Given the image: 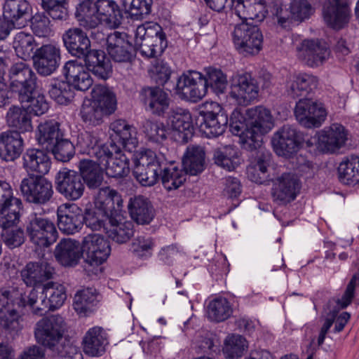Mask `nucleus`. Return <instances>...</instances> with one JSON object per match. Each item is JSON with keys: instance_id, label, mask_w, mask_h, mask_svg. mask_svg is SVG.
<instances>
[{"instance_id": "nucleus-1", "label": "nucleus", "mask_w": 359, "mask_h": 359, "mask_svg": "<svg viewBox=\"0 0 359 359\" xmlns=\"http://www.w3.org/2000/svg\"><path fill=\"white\" fill-rule=\"evenodd\" d=\"M135 180H179L182 170L174 161L165 162L163 156L150 149L142 148L133 155Z\"/></svg>"}, {"instance_id": "nucleus-2", "label": "nucleus", "mask_w": 359, "mask_h": 359, "mask_svg": "<svg viewBox=\"0 0 359 359\" xmlns=\"http://www.w3.org/2000/svg\"><path fill=\"white\" fill-rule=\"evenodd\" d=\"M75 15L80 25L95 28L103 25L110 29H116L121 24L122 15L116 2L114 0H83L76 6Z\"/></svg>"}, {"instance_id": "nucleus-3", "label": "nucleus", "mask_w": 359, "mask_h": 359, "mask_svg": "<svg viewBox=\"0 0 359 359\" xmlns=\"http://www.w3.org/2000/svg\"><path fill=\"white\" fill-rule=\"evenodd\" d=\"M123 207L121 196L109 187L100 189L93 207L83 211V224L93 231H106L109 219Z\"/></svg>"}, {"instance_id": "nucleus-4", "label": "nucleus", "mask_w": 359, "mask_h": 359, "mask_svg": "<svg viewBox=\"0 0 359 359\" xmlns=\"http://www.w3.org/2000/svg\"><path fill=\"white\" fill-rule=\"evenodd\" d=\"M230 8L233 13L242 20H252L262 22L267 14L278 18V22L286 27L288 18L283 15V3L281 0H231Z\"/></svg>"}, {"instance_id": "nucleus-5", "label": "nucleus", "mask_w": 359, "mask_h": 359, "mask_svg": "<svg viewBox=\"0 0 359 359\" xmlns=\"http://www.w3.org/2000/svg\"><path fill=\"white\" fill-rule=\"evenodd\" d=\"M135 46L142 56L154 58L161 56L168 46L166 35L156 22H146L136 28Z\"/></svg>"}, {"instance_id": "nucleus-6", "label": "nucleus", "mask_w": 359, "mask_h": 359, "mask_svg": "<svg viewBox=\"0 0 359 359\" xmlns=\"http://www.w3.org/2000/svg\"><path fill=\"white\" fill-rule=\"evenodd\" d=\"M66 323L60 315H51L41 319L36 325L34 335L36 341L43 347L61 354L72 346L62 345Z\"/></svg>"}, {"instance_id": "nucleus-7", "label": "nucleus", "mask_w": 359, "mask_h": 359, "mask_svg": "<svg viewBox=\"0 0 359 359\" xmlns=\"http://www.w3.org/2000/svg\"><path fill=\"white\" fill-rule=\"evenodd\" d=\"M66 299L65 287L53 282L43 285L41 292L32 289L27 295L28 306L37 316H43L47 310L53 311L61 307Z\"/></svg>"}, {"instance_id": "nucleus-8", "label": "nucleus", "mask_w": 359, "mask_h": 359, "mask_svg": "<svg viewBox=\"0 0 359 359\" xmlns=\"http://www.w3.org/2000/svg\"><path fill=\"white\" fill-rule=\"evenodd\" d=\"M348 130L339 123H332L316 134L306 142V146H316V150L325 154L337 153L348 140Z\"/></svg>"}, {"instance_id": "nucleus-9", "label": "nucleus", "mask_w": 359, "mask_h": 359, "mask_svg": "<svg viewBox=\"0 0 359 359\" xmlns=\"http://www.w3.org/2000/svg\"><path fill=\"white\" fill-rule=\"evenodd\" d=\"M199 114L203 118L199 130L204 136L217 137L225 132L229 118L222 104L206 101L201 106Z\"/></svg>"}, {"instance_id": "nucleus-10", "label": "nucleus", "mask_w": 359, "mask_h": 359, "mask_svg": "<svg viewBox=\"0 0 359 359\" xmlns=\"http://www.w3.org/2000/svg\"><path fill=\"white\" fill-rule=\"evenodd\" d=\"M250 124V130L245 138L252 142L254 149L262 145L263 136L270 132L274 126L271 111L262 105L255 106L245 110Z\"/></svg>"}, {"instance_id": "nucleus-11", "label": "nucleus", "mask_w": 359, "mask_h": 359, "mask_svg": "<svg viewBox=\"0 0 359 359\" xmlns=\"http://www.w3.org/2000/svg\"><path fill=\"white\" fill-rule=\"evenodd\" d=\"M263 39L260 29L245 22L236 25L232 32L235 48L244 55H257L262 49Z\"/></svg>"}, {"instance_id": "nucleus-12", "label": "nucleus", "mask_w": 359, "mask_h": 359, "mask_svg": "<svg viewBox=\"0 0 359 359\" xmlns=\"http://www.w3.org/2000/svg\"><path fill=\"white\" fill-rule=\"evenodd\" d=\"M328 112L325 104L311 98H301L295 104L294 116L305 128H320L326 121Z\"/></svg>"}, {"instance_id": "nucleus-13", "label": "nucleus", "mask_w": 359, "mask_h": 359, "mask_svg": "<svg viewBox=\"0 0 359 359\" xmlns=\"http://www.w3.org/2000/svg\"><path fill=\"white\" fill-rule=\"evenodd\" d=\"M26 233L29 241L39 248H48L57 241L58 236L54 223L36 213L28 219Z\"/></svg>"}, {"instance_id": "nucleus-14", "label": "nucleus", "mask_w": 359, "mask_h": 359, "mask_svg": "<svg viewBox=\"0 0 359 359\" xmlns=\"http://www.w3.org/2000/svg\"><path fill=\"white\" fill-rule=\"evenodd\" d=\"M204 75L198 71L189 70L179 76L175 88L181 100L192 103L201 101L207 94L206 85L203 83Z\"/></svg>"}, {"instance_id": "nucleus-15", "label": "nucleus", "mask_w": 359, "mask_h": 359, "mask_svg": "<svg viewBox=\"0 0 359 359\" xmlns=\"http://www.w3.org/2000/svg\"><path fill=\"white\" fill-rule=\"evenodd\" d=\"M271 145L278 156L291 158L302 146L301 133L293 126L284 125L273 133Z\"/></svg>"}, {"instance_id": "nucleus-16", "label": "nucleus", "mask_w": 359, "mask_h": 359, "mask_svg": "<svg viewBox=\"0 0 359 359\" xmlns=\"http://www.w3.org/2000/svg\"><path fill=\"white\" fill-rule=\"evenodd\" d=\"M84 258V269L92 271L90 267H97L103 264L111 253L109 242L98 233L88 234L81 243Z\"/></svg>"}, {"instance_id": "nucleus-17", "label": "nucleus", "mask_w": 359, "mask_h": 359, "mask_svg": "<svg viewBox=\"0 0 359 359\" xmlns=\"http://www.w3.org/2000/svg\"><path fill=\"white\" fill-rule=\"evenodd\" d=\"M259 88L250 74L237 73L230 80V97L240 106H248L259 96Z\"/></svg>"}, {"instance_id": "nucleus-18", "label": "nucleus", "mask_w": 359, "mask_h": 359, "mask_svg": "<svg viewBox=\"0 0 359 359\" xmlns=\"http://www.w3.org/2000/svg\"><path fill=\"white\" fill-rule=\"evenodd\" d=\"M10 88L18 93L20 101L27 100L28 93L36 88V77L25 62L15 63L9 71Z\"/></svg>"}, {"instance_id": "nucleus-19", "label": "nucleus", "mask_w": 359, "mask_h": 359, "mask_svg": "<svg viewBox=\"0 0 359 359\" xmlns=\"http://www.w3.org/2000/svg\"><path fill=\"white\" fill-rule=\"evenodd\" d=\"M34 65L40 74L50 75L59 66L61 49L59 43L51 41L36 49L33 57Z\"/></svg>"}, {"instance_id": "nucleus-20", "label": "nucleus", "mask_w": 359, "mask_h": 359, "mask_svg": "<svg viewBox=\"0 0 359 359\" xmlns=\"http://www.w3.org/2000/svg\"><path fill=\"white\" fill-rule=\"evenodd\" d=\"M330 54L327 44L318 39H305L297 47V56L311 67L323 65Z\"/></svg>"}, {"instance_id": "nucleus-21", "label": "nucleus", "mask_w": 359, "mask_h": 359, "mask_svg": "<svg viewBox=\"0 0 359 359\" xmlns=\"http://www.w3.org/2000/svg\"><path fill=\"white\" fill-rule=\"evenodd\" d=\"M83 211L75 203H65L57 209V224L59 229L70 235L79 232L83 226Z\"/></svg>"}, {"instance_id": "nucleus-22", "label": "nucleus", "mask_w": 359, "mask_h": 359, "mask_svg": "<svg viewBox=\"0 0 359 359\" xmlns=\"http://www.w3.org/2000/svg\"><path fill=\"white\" fill-rule=\"evenodd\" d=\"M323 16L325 23L334 29L346 26L351 17L348 0H327L323 4Z\"/></svg>"}, {"instance_id": "nucleus-23", "label": "nucleus", "mask_w": 359, "mask_h": 359, "mask_svg": "<svg viewBox=\"0 0 359 359\" xmlns=\"http://www.w3.org/2000/svg\"><path fill=\"white\" fill-rule=\"evenodd\" d=\"M110 154L98 162L105 165V175L109 178H122L130 172L129 159L116 143L109 144Z\"/></svg>"}, {"instance_id": "nucleus-24", "label": "nucleus", "mask_w": 359, "mask_h": 359, "mask_svg": "<svg viewBox=\"0 0 359 359\" xmlns=\"http://www.w3.org/2000/svg\"><path fill=\"white\" fill-rule=\"evenodd\" d=\"M62 72L69 84L76 90L86 91L93 83L86 63L83 65L76 60L67 61L63 67Z\"/></svg>"}, {"instance_id": "nucleus-25", "label": "nucleus", "mask_w": 359, "mask_h": 359, "mask_svg": "<svg viewBox=\"0 0 359 359\" xmlns=\"http://www.w3.org/2000/svg\"><path fill=\"white\" fill-rule=\"evenodd\" d=\"M167 123L179 141L187 142L193 135L192 116L187 109L176 108L172 110Z\"/></svg>"}, {"instance_id": "nucleus-26", "label": "nucleus", "mask_w": 359, "mask_h": 359, "mask_svg": "<svg viewBox=\"0 0 359 359\" xmlns=\"http://www.w3.org/2000/svg\"><path fill=\"white\" fill-rule=\"evenodd\" d=\"M62 41L68 52L78 58H84L93 50L90 41L80 28H70L62 35Z\"/></svg>"}, {"instance_id": "nucleus-27", "label": "nucleus", "mask_w": 359, "mask_h": 359, "mask_svg": "<svg viewBox=\"0 0 359 359\" xmlns=\"http://www.w3.org/2000/svg\"><path fill=\"white\" fill-rule=\"evenodd\" d=\"M54 256L62 266L74 267L83 257L82 245L74 239L63 238L56 245Z\"/></svg>"}, {"instance_id": "nucleus-28", "label": "nucleus", "mask_w": 359, "mask_h": 359, "mask_svg": "<svg viewBox=\"0 0 359 359\" xmlns=\"http://www.w3.org/2000/svg\"><path fill=\"white\" fill-rule=\"evenodd\" d=\"M20 188L24 198L34 204H45L53 195L50 181H21Z\"/></svg>"}, {"instance_id": "nucleus-29", "label": "nucleus", "mask_w": 359, "mask_h": 359, "mask_svg": "<svg viewBox=\"0 0 359 359\" xmlns=\"http://www.w3.org/2000/svg\"><path fill=\"white\" fill-rule=\"evenodd\" d=\"M24 167L32 178L41 180L50 169V159L41 149H28L23 157Z\"/></svg>"}, {"instance_id": "nucleus-30", "label": "nucleus", "mask_w": 359, "mask_h": 359, "mask_svg": "<svg viewBox=\"0 0 359 359\" xmlns=\"http://www.w3.org/2000/svg\"><path fill=\"white\" fill-rule=\"evenodd\" d=\"M55 269L47 262H29L21 271L22 280L28 287L35 288L43 282L51 279Z\"/></svg>"}, {"instance_id": "nucleus-31", "label": "nucleus", "mask_w": 359, "mask_h": 359, "mask_svg": "<svg viewBox=\"0 0 359 359\" xmlns=\"http://www.w3.org/2000/svg\"><path fill=\"white\" fill-rule=\"evenodd\" d=\"M111 136L116 140L125 150L132 152L138 146L137 129L126 120L117 119L111 123L109 126Z\"/></svg>"}, {"instance_id": "nucleus-32", "label": "nucleus", "mask_w": 359, "mask_h": 359, "mask_svg": "<svg viewBox=\"0 0 359 359\" xmlns=\"http://www.w3.org/2000/svg\"><path fill=\"white\" fill-rule=\"evenodd\" d=\"M32 7L26 0H6L4 6V16L13 27H25L29 20Z\"/></svg>"}, {"instance_id": "nucleus-33", "label": "nucleus", "mask_w": 359, "mask_h": 359, "mask_svg": "<svg viewBox=\"0 0 359 359\" xmlns=\"http://www.w3.org/2000/svg\"><path fill=\"white\" fill-rule=\"evenodd\" d=\"M23 151V139L17 131L8 130L0 133V157L6 161H13L20 157Z\"/></svg>"}, {"instance_id": "nucleus-34", "label": "nucleus", "mask_w": 359, "mask_h": 359, "mask_svg": "<svg viewBox=\"0 0 359 359\" xmlns=\"http://www.w3.org/2000/svg\"><path fill=\"white\" fill-rule=\"evenodd\" d=\"M83 60L89 70L97 78L107 80L111 76V62L103 50H93Z\"/></svg>"}, {"instance_id": "nucleus-35", "label": "nucleus", "mask_w": 359, "mask_h": 359, "mask_svg": "<svg viewBox=\"0 0 359 359\" xmlns=\"http://www.w3.org/2000/svg\"><path fill=\"white\" fill-rule=\"evenodd\" d=\"M83 60L89 70L97 78L107 80L111 76V62L103 50H93Z\"/></svg>"}, {"instance_id": "nucleus-36", "label": "nucleus", "mask_w": 359, "mask_h": 359, "mask_svg": "<svg viewBox=\"0 0 359 359\" xmlns=\"http://www.w3.org/2000/svg\"><path fill=\"white\" fill-rule=\"evenodd\" d=\"M76 146L81 154L95 157L97 161L110 154L109 145L100 144L97 136L89 132L82 133L78 136Z\"/></svg>"}, {"instance_id": "nucleus-37", "label": "nucleus", "mask_w": 359, "mask_h": 359, "mask_svg": "<svg viewBox=\"0 0 359 359\" xmlns=\"http://www.w3.org/2000/svg\"><path fill=\"white\" fill-rule=\"evenodd\" d=\"M318 80L316 76L299 73L291 75L286 81V90L292 97L302 96L309 93L317 88Z\"/></svg>"}, {"instance_id": "nucleus-38", "label": "nucleus", "mask_w": 359, "mask_h": 359, "mask_svg": "<svg viewBox=\"0 0 359 359\" xmlns=\"http://www.w3.org/2000/svg\"><path fill=\"white\" fill-rule=\"evenodd\" d=\"M28 306L27 296L23 288L11 287L0 290V312L10 313Z\"/></svg>"}, {"instance_id": "nucleus-39", "label": "nucleus", "mask_w": 359, "mask_h": 359, "mask_svg": "<svg viewBox=\"0 0 359 359\" xmlns=\"http://www.w3.org/2000/svg\"><path fill=\"white\" fill-rule=\"evenodd\" d=\"M128 210L131 218L138 224H149L155 217V210L152 204L142 196L130 199Z\"/></svg>"}, {"instance_id": "nucleus-40", "label": "nucleus", "mask_w": 359, "mask_h": 359, "mask_svg": "<svg viewBox=\"0 0 359 359\" xmlns=\"http://www.w3.org/2000/svg\"><path fill=\"white\" fill-rule=\"evenodd\" d=\"M107 344L104 330L94 327L89 329L83 338V350L90 356H100L105 352Z\"/></svg>"}, {"instance_id": "nucleus-41", "label": "nucleus", "mask_w": 359, "mask_h": 359, "mask_svg": "<svg viewBox=\"0 0 359 359\" xmlns=\"http://www.w3.org/2000/svg\"><path fill=\"white\" fill-rule=\"evenodd\" d=\"M6 118L8 127L19 134L31 132L33 130L31 116L25 107H11L6 113Z\"/></svg>"}, {"instance_id": "nucleus-42", "label": "nucleus", "mask_w": 359, "mask_h": 359, "mask_svg": "<svg viewBox=\"0 0 359 359\" xmlns=\"http://www.w3.org/2000/svg\"><path fill=\"white\" fill-rule=\"evenodd\" d=\"M97 295L96 290L92 287L77 291L74 297V309L81 316H88L95 311L99 302Z\"/></svg>"}, {"instance_id": "nucleus-43", "label": "nucleus", "mask_w": 359, "mask_h": 359, "mask_svg": "<svg viewBox=\"0 0 359 359\" xmlns=\"http://www.w3.org/2000/svg\"><path fill=\"white\" fill-rule=\"evenodd\" d=\"M271 196L278 204L294 201L301 189L300 181H273Z\"/></svg>"}, {"instance_id": "nucleus-44", "label": "nucleus", "mask_w": 359, "mask_h": 359, "mask_svg": "<svg viewBox=\"0 0 359 359\" xmlns=\"http://www.w3.org/2000/svg\"><path fill=\"white\" fill-rule=\"evenodd\" d=\"M0 226L4 229L16 226L20 219L22 203L19 198L6 201L0 205Z\"/></svg>"}, {"instance_id": "nucleus-45", "label": "nucleus", "mask_w": 359, "mask_h": 359, "mask_svg": "<svg viewBox=\"0 0 359 359\" xmlns=\"http://www.w3.org/2000/svg\"><path fill=\"white\" fill-rule=\"evenodd\" d=\"M230 131L234 135L238 136L242 147L249 151L254 149L252 142L247 141L245 135L250 130V124L245 114H243L240 109H235L230 116Z\"/></svg>"}, {"instance_id": "nucleus-46", "label": "nucleus", "mask_w": 359, "mask_h": 359, "mask_svg": "<svg viewBox=\"0 0 359 359\" xmlns=\"http://www.w3.org/2000/svg\"><path fill=\"white\" fill-rule=\"evenodd\" d=\"M129 43L121 36L118 32L111 34L107 38V51L110 57L118 62H130L133 57L129 50Z\"/></svg>"}, {"instance_id": "nucleus-47", "label": "nucleus", "mask_w": 359, "mask_h": 359, "mask_svg": "<svg viewBox=\"0 0 359 359\" xmlns=\"http://www.w3.org/2000/svg\"><path fill=\"white\" fill-rule=\"evenodd\" d=\"M91 98L103 115H110L116 109V98L107 87L95 85L91 91Z\"/></svg>"}, {"instance_id": "nucleus-48", "label": "nucleus", "mask_w": 359, "mask_h": 359, "mask_svg": "<svg viewBox=\"0 0 359 359\" xmlns=\"http://www.w3.org/2000/svg\"><path fill=\"white\" fill-rule=\"evenodd\" d=\"M108 224L104 232L117 243H125L133 236L134 225L131 221L121 222L114 215L109 219Z\"/></svg>"}, {"instance_id": "nucleus-49", "label": "nucleus", "mask_w": 359, "mask_h": 359, "mask_svg": "<svg viewBox=\"0 0 359 359\" xmlns=\"http://www.w3.org/2000/svg\"><path fill=\"white\" fill-rule=\"evenodd\" d=\"M250 163L246 168V174L248 180H261L266 177L267 168L269 166V153L262 147L253 149Z\"/></svg>"}, {"instance_id": "nucleus-50", "label": "nucleus", "mask_w": 359, "mask_h": 359, "mask_svg": "<svg viewBox=\"0 0 359 359\" xmlns=\"http://www.w3.org/2000/svg\"><path fill=\"white\" fill-rule=\"evenodd\" d=\"M214 161L217 165L229 171L235 170L243 161L241 151L231 145L217 149L214 153Z\"/></svg>"}, {"instance_id": "nucleus-51", "label": "nucleus", "mask_w": 359, "mask_h": 359, "mask_svg": "<svg viewBox=\"0 0 359 359\" xmlns=\"http://www.w3.org/2000/svg\"><path fill=\"white\" fill-rule=\"evenodd\" d=\"M38 142L43 146L46 150L62 137V133L60 129V124L55 120H50L39 125L36 134Z\"/></svg>"}, {"instance_id": "nucleus-52", "label": "nucleus", "mask_w": 359, "mask_h": 359, "mask_svg": "<svg viewBox=\"0 0 359 359\" xmlns=\"http://www.w3.org/2000/svg\"><path fill=\"white\" fill-rule=\"evenodd\" d=\"M205 151L201 147L191 145L187 147L182 158L183 168L187 173L196 175L203 170Z\"/></svg>"}, {"instance_id": "nucleus-53", "label": "nucleus", "mask_w": 359, "mask_h": 359, "mask_svg": "<svg viewBox=\"0 0 359 359\" xmlns=\"http://www.w3.org/2000/svg\"><path fill=\"white\" fill-rule=\"evenodd\" d=\"M13 47L18 57L27 60L34 57L36 42L32 34L21 31L15 35Z\"/></svg>"}, {"instance_id": "nucleus-54", "label": "nucleus", "mask_w": 359, "mask_h": 359, "mask_svg": "<svg viewBox=\"0 0 359 359\" xmlns=\"http://www.w3.org/2000/svg\"><path fill=\"white\" fill-rule=\"evenodd\" d=\"M146 103L154 114L163 115L168 109L170 99L168 93L158 87L149 88Z\"/></svg>"}, {"instance_id": "nucleus-55", "label": "nucleus", "mask_w": 359, "mask_h": 359, "mask_svg": "<svg viewBox=\"0 0 359 359\" xmlns=\"http://www.w3.org/2000/svg\"><path fill=\"white\" fill-rule=\"evenodd\" d=\"M231 304L224 297H216L208 305V318L210 321L221 323L229 319L233 314Z\"/></svg>"}, {"instance_id": "nucleus-56", "label": "nucleus", "mask_w": 359, "mask_h": 359, "mask_svg": "<svg viewBox=\"0 0 359 359\" xmlns=\"http://www.w3.org/2000/svg\"><path fill=\"white\" fill-rule=\"evenodd\" d=\"M203 83L206 85V89L210 87L217 95L224 93L228 81L226 74L220 69L212 67L205 69Z\"/></svg>"}, {"instance_id": "nucleus-57", "label": "nucleus", "mask_w": 359, "mask_h": 359, "mask_svg": "<svg viewBox=\"0 0 359 359\" xmlns=\"http://www.w3.org/2000/svg\"><path fill=\"white\" fill-rule=\"evenodd\" d=\"M48 93L50 97L60 104H67L74 97V92L67 81H52L49 85Z\"/></svg>"}, {"instance_id": "nucleus-58", "label": "nucleus", "mask_w": 359, "mask_h": 359, "mask_svg": "<svg viewBox=\"0 0 359 359\" xmlns=\"http://www.w3.org/2000/svg\"><path fill=\"white\" fill-rule=\"evenodd\" d=\"M337 174L340 180H359V156L344 157L337 167Z\"/></svg>"}, {"instance_id": "nucleus-59", "label": "nucleus", "mask_w": 359, "mask_h": 359, "mask_svg": "<svg viewBox=\"0 0 359 359\" xmlns=\"http://www.w3.org/2000/svg\"><path fill=\"white\" fill-rule=\"evenodd\" d=\"M247 348L246 340L241 335L233 334L225 340L223 352L226 359L241 358Z\"/></svg>"}, {"instance_id": "nucleus-60", "label": "nucleus", "mask_w": 359, "mask_h": 359, "mask_svg": "<svg viewBox=\"0 0 359 359\" xmlns=\"http://www.w3.org/2000/svg\"><path fill=\"white\" fill-rule=\"evenodd\" d=\"M121 3L126 13L136 19H140L151 13L153 1L152 0H121Z\"/></svg>"}, {"instance_id": "nucleus-61", "label": "nucleus", "mask_w": 359, "mask_h": 359, "mask_svg": "<svg viewBox=\"0 0 359 359\" xmlns=\"http://www.w3.org/2000/svg\"><path fill=\"white\" fill-rule=\"evenodd\" d=\"M31 29L39 38L50 37L53 35L51 22L44 13H36L31 20Z\"/></svg>"}, {"instance_id": "nucleus-62", "label": "nucleus", "mask_w": 359, "mask_h": 359, "mask_svg": "<svg viewBox=\"0 0 359 359\" xmlns=\"http://www.w3.org/2000/svg\"><path fill=\"white\" fill-rule=\"evenodd\" d=\"M27 100L20 101L22 104H25V107L30 113L36 116H41L46 113L49 109V104L43 94H35L34 90L28 93Z\"/></svg>"}, {"instance_id": "nucleus-63", "label": "nucleus", "mask_w": 359, "mask_h": 359, "mask_svg": "<svg viewBox=\"0 0 359 359\" xmlns=\"http://www.w3.org/2000/svg\"><path fill=\"white\" fill-rule=\"evenodd\" d=\"M143 133L149 141L161 142L167 138L168 130L161 122L147 120L143 124Z\"/></svg>"}, {"instance_id": "nucleus-64", "label": "nucleus", "mask_w": 359, "mask_h": 359, "mask_svg": "<svg viewBox=\"0 0 359 359\" xmlns=\"http://www.w3.org/2000/svg\"><path fill=\"white\" fill-rule=\"evenodd\" d=\"M56 189L67 199L75 201L83 195L84 184L82 181H58Z\"/></svg>"}]
</instances>
